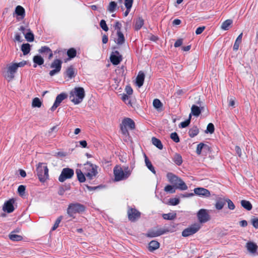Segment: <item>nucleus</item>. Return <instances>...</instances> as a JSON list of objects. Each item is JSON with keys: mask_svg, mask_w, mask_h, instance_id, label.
Masks as SVG:
<instances>
[{"mask_svg": "<svg viewBox=\"0 0 258 258\" xmlns=\"http://www.w3.org/2000/svg\"><path fill=\"white\" fill-rule=\"evenodd\" d=\"M120 130L122 134L128 135L127 127L130 130H134L135 128V123L133 119L130 118H124L120 125Z\"/></svg>", "mask_w": 258, "mask_h": 258, "instance_id": "nucleus-8", "label": "nucleus"}, {"mask_svg": "<svg viewBox=\"0 0 258 258\" xmlns=\"http://www.w3.org/2000/svg\"><path fill=\"white\" fill-rule=\"evenodd\" d=\"M197 217L201 223H206L210 219V216L208 213V210L204 209H202L198 211Z\"/></svg>", "mask_w": 258, "mask_h": 258, "instance_id": "nucleus-15", "label": "nucleus"}, {"mask_svg": "<svg viewBox=\"0 0 258 258\" xmlns=\"http://www.w3.org/2000/svg\"><path fill=\"white\" fill-rule=\"evenodd\" d=\"M15 13L17 15V20L19 21L23 19L25 16V9L21 6H18L16 7Z\"/></svg>", "mask_w": 258, "mask_h": 258, "instance_id": "nucleus-20", "label": "nucleus"}, {"mask_svg": "<svg viewBox=\"0 0 258 258\" xmlns=\"http://www.w3.org/2000/svg\"><path fill=\"white\" fill-rule=\"evenodd\" d=\"M232 21L230 19H228L225 21L221 25V29L224 30L228 29L229 27L232 24Z\"/></svg>", "mask_w": 258, "mask_h": 258, "instance_id": "nucleus-44", "label": "nucleus"}, {"mask_svg": "<svg viewBox=\"0 0 258 258\" xmlns=\"http://www.w3.org/2000/svg\"><path fill=\"white\" fill-rule=\"evenodd\" d=\"M226 202L228 204V207L230 210H234L235 209V206L233 203L229 199H226Z\"/></svg>", "mask_w": 258, "mask_h": 258, "instance_id": "nucleus-59", "label": "nucleus"}, {"mask_svg": "<svg viewBox=\"0 0 258 258\" xmlns=\"http://www.w3.org/2000/svg\"><path fill=\"white\" fill-rule=\"evenodd\" d=\"M25 191V186L23 185H21L18 187V192L20 196H23Z\"/></svg>", "mask_w": 258, "mask_h": 258, "instance_id": "nucleus-56", "label": "nucleus"}, {"mask_svg": "<svg viewBox=\"0 0 258 258\" xmlns=\"http://www.w3.org/2000/svg\"><path fill=\"white\" fill-rule=\"evenodd\" d=\"M176 217V214H164L163 215V218L166 220H173Z\"/></svg>", "mask_w": 258, "mask_h": 258, "instance_id": "nucleus-47", "label": "nucleus"}, {"mask_svg": "<svg viewBox=\"0 0 258 258\" xmlns=\"http://www.w3.org/2000/svg\"><path fill=\"white\" fill-rule=\"evenodd\" d=\"M144 80H145V74L143 72L140 71L137 78H136V85L139 87L140 88L141 87H142L144 84Z\"/></svg>", "mask_w": 258, "mask_h": 258, "instance_id": "nucleus-23", "label": "nucleus"}, {"mask_svg": "<svg viewBox=\"0 0 258 258\" xmlns=\"http://www.w3.org/2000/svg\"><path fill=\"white\" fill-rule=\"evenodd\" d=\"M226 201L224 198H219L217 200L215 204V208L218 210H220L223 209L224 205L226 204Z\"/></svg>", "mask_w": 258, "mask_h": 258, "instance_id": "nucleus-26", "label": "nucleus"}, {"mask_svg": "<svg viewBox=\"0 0 258 258\" xmlns=\"http://www.w3.org/2000/svg\"><path fill=\"white\" fill-rule=\"evenodd\" d=\"M169 230L165 228H161L157 227H154L148 230L146 234V236L148 237H155L169 232Z\"/></svg>", "mask_w": 258, "mask_h": 258, "instance_id": "nucleus-11", "label": "nucleus"}, {"mask_svg": "<svg viewBox=\"0 0 258 258\" xmlns=\"http://www.w3.org/2000/svg\"><path fill=\"white\" fill-rule=\"evenodd\" d=\"M144 23V20L142 18H138L135 23V29L136 30H138L140 29L143 26Z\"/></svg>", "mask_w": 258, "mask_h": 258, "instance_id": "nucleus-33", "label": "nucleus"}, {"mask_svg": "<svg viewBox=\"0 0 258 258\" xmlns=\"http://www.w3.org/2000/svg\"><path fill=\"white\" fill-rule=\"evenodd\" d=\"M62 217L59 216L56 220L52 228V230L54 231L59 226V224L60 222H61L62 220Z\"/></svg>", "mask_w": 258, "mask_h": 258, "instance_id": "nucleus-51", "label": "nucleus"}, {"mask_svg": "<svg viewBox=\"0 0 258 258\" xmlns=\"http://www.w3.org/2000/svg\"><path fill=\"white\" fill-rule=\"evenodd\" d=\"M97 168L98 167L96 165L90 162H87L84 164L83 171L86 177L88 179L91 180L97 174Z\"/></svg>", "mask_w": 258, "mask_h": 258, "instance_id": "nucleus-6", "label": "nucleus"}, {"mask_svg": "<svg viewBox=\"0 0 258 258\" xmlns=\"http://www.w3.org/2000/svg\"><path fill=\"white\" fill-rule=\"evenodd\" d=\"M68 95L64 93H62L58 95L55 99V102L53 106L51 107L50 109L52 111H53L60 104V103L66 98H67Z\"/></svg>", "mask_w": 258, "mask_h": 258, "instance_id": "nucleus-16", "label": "nucleus"}, {"mask_svg": "<svg viewBox=\"0 0 258 258\" xmlns=\"http://www.w3.org/2000/svg\"><path fill=\"white\" fill-rule=\"evenodd\" d=\"M167 178L171 183L173 184V186L176 188L179 189L181 190H186L188 188L185 183L179 177H177L174 174L169 172L167 174Z\"/></svg>", "mask_w": 258, "mask_h": 258, "instance_id": "nucleus-3", "label": "nucleus"}, {"mask_svg": "<svg viewBox=\"0 0 258 258\" xmlns=\"http://www.w3.org/2000/svg\"><path fill=\"white\" fill-rule=\"evenodd\" d=\"M152 143L154 146H155L158 149L160 150L163 149V145L161 142L157 138L155 137H153L152 138Z\"/></svg>", "mask_w": 258, "mask_h": 258, "instance_id": "nucleus-34", "label": "nucleus"}, {"mask_svg": "<svg viewBox=\"0 0 258 258\" xmlns=\"http://www.w3.org/2000/svg\"><path fill=\"white\" fill-rule=\"evenodd\" d=\"M190 119H191V114H189V117L187 120H186L184 121L181 122L180 123L179 127L184 128V127L187 126L190 123Z\"/></svg>", "mask_w": 258, "mask_h": 258, "instance_id": "nucleus-48", "label": "nucleus"}, {"mask_svg": "<svg viewBox=\"0 0 258 258\" xmlns=\"http://www.w3.org/2000/svg\"><path fill=\"white\" fill-rule=\"evenodd\" d=\"M201 228V225L198 223H195L184 229L181 233L183 237H186L197 233Z\"/></svg>", "mask_w": 258, "mask_h": 258, "instance_id": "nucleus-12", "label": "nucleus"}, {"mask_svg": "<svg viewBox=\"0 0 258 258\" xmlns=\"http://www.w3.org/2000/svg\"><path fill=\"white\" fill-rule=\"evenodd\" d=\"M204 109V107L198 106L196 105H193L191 107V115L192 114L195 116H198L201 113L202 110Z\"/></svg>", "mask_w": 258, "mask_h": 258, "instance_id": "nucleus-24", "label": "nucleus"}, {"mask_svg": "<svg viewBox=\"0 0 258 258\" xmlns=\"http://www.w3.org/2000/svg\"><path fill=\"white\" fill-rule=\"evenodd\" d=\"M170 205L172 206H175L179 203V200L177 198L170 199L169 201Z\"/></svg>", "mask_w": 258, "mask_h": 258, "instance_id": "nucleus-55", "label": "nucleus"}, {"mask_svg": "<svg viewBox=\"0 0 258 258\" xmlns=\"http://www.w3.org/2000/svg\"><path fill=\"white\" fill-rule=\"evenodd\" d=\"M167 178L171 183L173 184V186L176 188L179 189L181 190H186L188 188L185 183L179 177H177L174 174L169 172L167 174Z\"/></svg>", "mask_w": 258, "mask_h": 258, "instance_id": "nucleus-5", "label": "nucleus"}, {"mask_svg": "<svg viewBox=\"0 0 258 258\" xmlns=\"http://www.w3.org/2000/svg\"><path fill=\"white\" fill-rule=\"evenodd\" d=\"M117 38L115 42L118 45H121L124 43L125 38L121 32H117Z\"/></svg>", "mask_w": 258, "mask_h": 258, "instance_id": "nucleus-29", "label": "nucleus"}, {"mask_svg": "<svg viewBox=\"0 0 258 258\" xmlns=\"http://www.w3.org/2000/svg\"><path fill=\"white\" fill-rule=\"evenodd\" d=\"M76 173L77 176V178L78 180L80 182H84L86 180V175L84 174L83 171H82L80 169H77L76 171Z\"/></svg>", "mask_w": 258, "mask_h": 258, "instance_id": "nucleus-28", "label": "nucleus"}, {"mask_svg": "<svg viewBox=\"0 0 258 258\" xmlns=\"http://www.w3.org/2000/svg\"><path fill=\"white\" fill-rule=\"evenodd\" d=\"M117 7V3L115 2H111L108 7L107 10L111 13L114 12Z\"/></svg>", "mask_w": 258, "mask_h": 258, "instance_id": "nucleus-46", "label": "nucleus"}, {"mask_svg": "<svg viewBox=\"0 0 258 258\" xmlns=\"http://www.w3.org/2000/svg\"><path fill=\"white\" fill-rule=\"evenodd\" d=\"M250 221L255 228H258V218L254 217L251 219Z\"/></svg>", "mask_w": 258, "mask_h": 258, "instance_id": "nucleus-57", "label": "nucleus"}, {"mask_svg": "<svg viewBox=\"0 0 258 258\" xmlns=\"http://www.w3.org/2000/svg\"><path fill=\"white\" fill-rule=\"evenodd\" d=\"M21 50L24 55H26L29 53L30 50V45L29 43L23 44L21 46Z\"/></svg>", "mask_w": 258, "mask_h": 258, "instance_id": "nucleus-37", "label": "nucleus"}, {"mask_svg": "<svg viewBox=\"0 0 258 258\" xmlns=\"http://www.w3.org/2000/svg\"><path fill=\"white\" fill-rule=\"evenodd\" d=\"M205 146V145L203 143H200L198 145L196 150V152L198 155H200L201 154L202 150L203 147Z\"/></svg>", "mask_w": 258, "mask_h": 258, "instance_id": "nucleus-58", "label": "nucleus"}, {"mask_svg": "<svg viewBox=\"0 0 258 258\" xmlns=\"http://www.w3.org/2000/svg\"><path fill=\"white\" fill-rule=\"evenodd\" d=\"M214 130H215V128H214V125H213V124L212 123H210L208 124V125L207 126L206 132L210 133V134H212L214 133Z\"/></svg>", "mask_w": 258, "mask_h": 258, "instance_id": "nucleus-54", "label": "nucleus"}, {"mask_svg": "<svg viewBox=\"0 0 258 258\" xmlns=\"http://www.w3.org/2000/svg\"><path fill=\"white\" fill-rule=\"evenodd\" d=\"M17 71V66L14 63L7 66L6 70L3 73L4 77L9 81H11L15 77Z\"/></svg>", "mask_w": 258, "mask_h": 258, "instance_id": "nucleus-9", "label": "nucleus"}, {"mask_svg": "<svg viewBox=\"0 0 258 258\" xmlns=\"http://www.w3.org/2000/svg\"><path fill=\"white\" fill-rule=\"evenodd\" d=\"M171 139L175 143H178L179 142V138L176 133H173L170 135Z\"/></svg>", "mask_w": 258, "mask_h": 258, "instance_id": "nucleus-53", "label": "nucleus"}, {"mask_svg": "<svg viewBox=\"0 0 258 258\" xmlns=\"http://www.w3.org/2000/svg\"><path fill=\"white\" fill-rule=\"evenodd\" d=\"M245 247L249 252L252 254L256 253L258 246L257 244L252 241H248L245 244Z\"/></svg>", "mask_w": 258, "mask_h": 258, "instance_id": "nucleus-19", "label": "nucleus"}, {"mask_svg": "<svg viewBox=\"0 0 258 258\" xmlns=\"http://www.w3.org/2000/svg\"><path fill=\"white\" fill-rule=\"evenodd\" d=\"M125 91L127 95H132L133 92L132 88L130 86H126L125 87Z\"/></svg>", "mask_w": 258, "mask_h": 258, "instance_id": "nucleus-62", "label": "nucleus"}, {"mask_svg": "<svg viewBox=\"0 0 258 258\" xmlns=\"http://www.w3.org/2000/svg\"><path fill=\"white\" fill-rule=\"evenodd\" d=\"M182 44V39H179L176 40V41L174 43V47H177L180 46H181Z\"/></svg>", "mask_w": 258, "mask_h": 258, "instance_id": "nucleus-64", "label": "nucleus"}, {"mask_svg": "<svg viewBox=\"0 0 258 258\" xmlns=\"http://www.w3.org/2000/svg\"><path fill=\"white\" fill-rule=\"evenodd\" d=\"M153 104L154 107L156 109H160L162 106V103L158 99H155L153 100Z\"/></svg>", "mask_w": 258, "mask_h": 258, "instance_id": "nucleus-49", "label": "nucleus"}, {"mask_svg": "<svg viewBox=\"0 0 258 258\" xmlns=\"http://www.w3.org/2000/svg\"><path fill=\"white\" fill-rule=\"evenodd\" d=\"M114 27L117 32H121V24L120 22L116 21Z\"/></svg>", "mask_w": 258, "mask_h": 258, "instance_id": "nucleus-61", "label": "nucleus"}, {"mask_svg": "<svg viewBox=\"0 0 258 258\" xmlns=\"http://www.w3.org/2000/svg\"><path fill=\"white\" fill-rule=\"evenodd\" d=\"M128 219L131 221H135L140 217V213L135 209H130L127 211Z\"/></svg>", "mask_w": 258, "mask_h": 258, "instance_id": "nucleus-17", "label": "nucleus"}, {"mask_svg": "<svg viewBox=\"0 0 258 258\" xmlns=\"http://www.w3.org/2000/svg\"><path fill=\"white\" fill-rule=\"evenodd\" d=\"M9 238L13 241H20L23 238L22 236L16 234L13 232L9 235Z\"/></svg>", "mask_w": 258, "mask_h": 258, "instance_id": "nucleus-42", "label": "nucleus"}, {"mask_svg": "<svg viewBox=\"0 0 258 258\" xmlns=\"http://www.w3.org/2000/svg\"><path fill=\"white\" fill-rule=\"evenodd\" d=\"M38 51L41 53H45L48 55V59H51L53 57V53L51 50L47 46H44L41 47Z\"/></svg>", "mask_w": 258, "mask_h": 258, "instance_id": "nucleus-25", "label": "nucleus"}, {"mask_svg": "<svg viewBox=\"0 0 258 258\" xmlns=\"http://www.w3.org/2000/svg\"><path fill=\"white\" fill-rule=\"evenodd\" d=\"M77 54L76 50L74 48H71L67 51V55L70 58H74Z\"/></svg>", "mask_w": 258, "mask_h": 258, "instance_id": "nucleus-45", "label": "nucleus"}, {"mask_svg": "<svg viewBox=\"0 0 258 258\" xmlns=\"http://www.w3.org/2000/svg\"><path fill=\"white\" fill-rule=\"evenodd\" d=\"M61 64L62 61L60 59H55L53 61L50 65V68L52 69L49 72L50 76H53L60 71Z\"/></svg>", "mask_w": 258, "mask_h": 258, "instance_id": "nucleus-13", "label": "nucleus"}, {"mask_svg": "<svg viewBox=\"0 0 258 258\" xmlns=\"http://www.w3.org/2000/svg\"><path fill=\"white\" fill-rule=\"evenodd\" d=\"M114 53H116L117 55L115 54H111L110 59L113 64L117 65L122 60V56L119 54V53L118 51H115Z\"/></svg>", "mask_w": 258, "mask_h": 258, "instance_id": "nucleus-21", "label": "nucleus"}, {"mask_svg": "<svg viewBox=\"0 0 258 258\" xmlns=\"http://www.w3.org/2000/svg\"><path fill=\"white\" fill-rule=\"evenodd\" d=\"M173 161L177 165H180L182 163L181 156L178 154H175L173 157Z\"/></svg>", "mask_w": 258, "mask_h": 258, "instance_id": "nucleus-43", "label": "nucleus"}, {"mask_svg": "<svg viewBox=\"0 0 258 258\" xmlns=\"http://www.w3.org/2000/svg\"><path fill=\"white\" fill-rule=\"evenodd\" d=\"M28 31L24 34L25 38L28 41L32 42L34 39V35L29 29L28 30Z\"/></svg>", "mask_w": 258, "mask_h": 258, "instance_id": "nucleus-41", "label": "nucleus"}, {"mask_svg": "<svg viewBox=\"0 0 258 258\" xmlns=\"http://www.w3.org/2000/svg\"><path fill=\"white\" fill-rule=\"evenodd\" d=\"M195 193L199 196H203L206 197L210 196V192L207 189L203 187H198L194 189Z\"/></svg>", "mask_w": 258, "mask_h": 258, "instance_id": "nucleus-22", "label": "nucleus"}, {"mask_svg": "<svg viewBox=\"0 0 258 258\" xmlns=\"http://www.w3.org/2000/svg\"><path fill=\"white\" fill-rule=\"evenodd\" d=\"M14 202L15 201L13 199H10L9 201L6 202L3 206V210L8 213L13 212L14 210V207L13 206Z\"/></svg>", "mask_w": 258, "mask_h": 258, "instance_id": "nucleus-18", "label": "nucleus"}, {"mask_svg": "<svg viewBox=\"0 0 258 258\" xmlns=\"http://www.w3.org/2000/svg\"><path fill=\"white\" fill-rule=\"evenodd\" d=\"M242 35L243 34L241 33L237 37L233 46L234 50H237L238 49L239 45L241 42Z\"/></svg>", "mask_w": 258, "mask_h": 258, "instance_id": "nucleus-35", "label": "nucleus"}, {"mask_svg": "<svg viewBox=\"0 0 258 258\" xmlns=\"http://www.w3.org/2000/svg\"><path fill=\"white\" fill-rule=\"evenodd\" d=\"M199 132V128L197 126H194L188 132L189 136L192 138L197 136Z\"/></svg>", "mask_w": 258, "mask_h": 258, "instance_id": "nucleus-40", "label": "nucleus"}, {"mask_svg": "<svg viewBox=\"0 0 258 258\" xmlns=\"http://www.w3.org/2000/svg\"><path fill=\"white\" fill-rule=\"evenodd\" d=\"M159 243L155 240L151 241L149 244V250L151 251L155 250L159 247Z\"/></svg>", "mask_w": 258, "mask_h": 258, "instance_id": "nucleus-30", "label": "nucleus"}, {"mask_svg": "<svg viewBox=\"0 0 258 258\" xmlns=\"http://www.w3.org/2000/svg\"><path fill=\"white\" fill-rule=\"evenodd\" d=\"M74 170L72 169L69 168H63L58 177V180L60 182H63L67 179L71 178L74 175Z\"/></svg>", "mask_w": 258, "mask_h": 258, "instance_id": "nucleus-14", "label": "nucleus"}, {"mask_svg": "<svg viewBox=\"0 0 258 258\" xmlns=\"http://www.w3.org/2000/svg\"><path fill=\"white\" fill-rule=\"evenodd\" d=\"M241 205L242 207H243L244 209H245L246 210H247L248 211H250L252 209V205L248 201H246V200H242L241 201Z\"/></svg>", "mask_w": 258, "mask_h": 258, "instance_id": "nucleus-36", "label": "nucleus"}, {"mask_svg": "<svg viewBox=\"0 0 258 258\" xmlns=\"http://www.w3.org/2000/svg\"><path fill=\"white\" fill-rule=\"evenodd\" d=\"M33 61L38 65H42L44 63V59L40 55H35L33 57Z\"/></svg>", "mask_w": 258, "mask_h": 258, "instance_id": "nucleus-38", "label": "nucleus"}, {"mask_svg": "<svg viewBox=\"0 0 258 258\" xmlns=\"http://www.w3.org/2000/svg\"><path fill=\"white\" fill-rule=\"evenodd\" d=\"M205 29V26L198 27L196 31V34L199 35V34H201L204 31V30Z\"/></svg>", "mask_w": 258, "mask_h": 258, "instance_id": "nucleus-63", "label": "nucleus"}, {"mask_svg": "<svg viewBox=\"0 0 258 258\" xmlns=\"http://www.w3.org/2000/svg\"><path fill=\"white\" fill-rule=\"evenodd\" d=\"M167 178L171 183L173 184V186L176 188L179 189L181 190H186L188 188L185 183L179 177H177L174 174L169 172L167 174Z\"/></svg>", "mask_w": 258, "mask_h": 258, "instance_id": "nucleus-4", "label": "nucleus"}, {"mask_svg": "<svg viewBox=\"0 0 258 258\" xmlns=\"http://www.w3.org/2000/svg\"><path fill=\"white\" fill-rule=\"evenodd\" d=\"M66 75L70 78L72 79L75 77V69L72 66H70L67 69Z\"/></svg>", "mask_w": 258, "mask_h": 258, "instance_id": "nucleus-32", "label": "nucleus"}, {"mask_svg": "<svg viewBox=\"0 0 258 258\" xmlns=\"http://www.w3.org/2000/svg\"><path fill=\"white\" fill-rule=\"evenodd\" d=\"M132 171L128 167H124L123 169L119 166H116L113 169L114 180L116 181L126 179L131 174Z\"/></svg>", "mask_w": 258, "mask_h": 258, "instance_id": "nucleus-2", "label": "nucleus"}, {"mask_svg": "<svg viewBox=\"0 0 258 258\" xmlns=\"http://www.w3.org/2000/svg\"><path fill=\"white\" fill-rule=\"evenodd\" d=\"M129 97L127 94H123L122 95L121 99L126 103V104H130L131 102L128 100Z\"/></svg>", "mask_w": 258, "mask_h": 258, "instance_id": "nucleus-60", "label": "nucleus"}, {"mask_svg": "<svg viewBox=\"0 0 258 258\" xmlns=\"http://www.w3.org/2000/svg\"><path fill=\"white\" fill-rule=\"evenodd\" d=\"M85 96V91L83 87H76L69 93L70 100L75 104L81 103Z\"/></svg>", "mask_w": 258, "mask_h": 258, "instance_id": "nucleus-1", "label": "nucleus"}, {"mask_svg": "<svg viewBox=\"0 0 258 258\" xmlns=\"http://www.w3.org/2000/svg\"><path fill=\"white\" fill-rule=\"evenodd\" d=\"M133 0H124V6L126 9L125 12L124 13V16L126 17L131 11L132 7Z\"/></svg>", "mask_w": 258, "mask_h": 258, "instance_id": "nucleus-27", "label": "nucleus"}, {"mask_svg": "<svg viewBox=\"0 0 258 258\" xmlns=\"http://www.w3.org/2000/svg\"><path fill=\"white\" fill-rule=\"evenodd\" d=\"M100 26L101 28L105 31H107L108 30V27L106 23V22L104 20H101L100 22Z\"/></svg>", "mask_w": 258, "mask_h": 258, "instance_id": "nucleus-52", "label": "nucleus"}, {"mask_svg": "<svg viewBox=\"0 0 258 258\" xmlns=\"http://www.w3.org/2000/svg\"><path fill=\"white\" fill-rule=\"evenodd\" d=\"M85 210L83 205L79 203L70 204L67 209V213L70 217H74L77 213H80Z\"/></svg>", "mask_w": 258, "mask_h": 258, "instance_id": "nucleus-10", "label": "nucleus"}, {"mask_svg": "<svg viewBox=\"0 0 258 258\" xmlns=\"http://www.w3.org/2000/svg\"><path fill=\"white\" fill-rule=\"evenodd\" d=\"M42 105V102L39 99V98L36 97L34 98L32 102V106L33 107H38L40 108Z\"/></svg>", "mask_w": 258, "mask_h": 258, "instance_id": "nucleus-39", "label": "nucleus"}, {"mask_svg": "<svg viewBox=\"0 0 258 258\" xmlns=\"http://www.w3.org/2000/svg\"><path fill=\"white\" fill-rule=\"evenodd\" d=\"M164 190L166 192H170L171 194H173L175 192V190L174 188V186L171 185H168L166 186L164 188Z\"/></svg>", "mask_w": 258, "mask_h": 258, "instance_id": "nucleus-50", "label": "nucleus"}, {"mask_svg": "<svg viewBox=\"0 0 258 258\" xmlns=\"http://www.w3.org/2000/svg\"><path fill=\"white\" fill-rule=\"evenodd\" d=\"M145 162L146 163V166L154 174H156V171L154 169V167L152 164L151 161L149 160L148 157L146 155H145Z\"/></svg>", "mask_w": 258, "mask_h": 258, "instance_id": "nucleus-31", "label": "nucleus"}, {"mask_svg": "<svg viewBox=\"0 0 258 258\" xmlns=\"http://www.w3.org/2000/svg\"><path fill=\"white\" fill-rule=\"evenodd\" d=\"M36 171L41 182H44L48 178V169L45 163H39L37 166Z\"/></svg>", "mask_w": 258, "mask_h": 258, "instance_id": "nucleus-7", "label": "nucleus"}]
</instances>
